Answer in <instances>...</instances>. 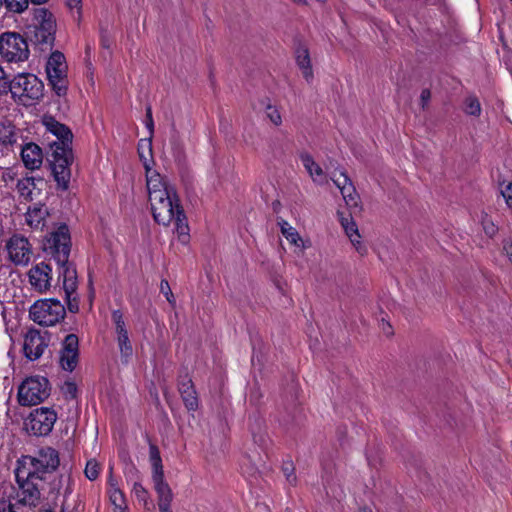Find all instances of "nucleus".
<instances>
[{
    "instance_id": "f257e3e1",
    "label": "nucleus",
    "mask_w": 512,
    "mask_h": 512,
    "mask_svg": "<svg viewBox=\"0 0 512 512\" xmlns=\"http://www.w3.org/2000/svg\"><path fill=\"white\" fill-rule=\"evenodd\" d=\"M43 249L58 266V280H62L68 310L71 313H77L79 311L77 271L74 264L69 262L71 237L68 226L60 225L51 232L43 243Z\"/></svg>"
},
{
    "instance_id": "f03ea898",
    "label": "nucleus",
    "mask_w": 512,
    "mask_h": 512,
    "mask_svg": "<svg viewBox=\"0 0 512 512\" xmlns=\"http://www.w3.org/2000/svg\"><path fill=\"white\" fill-rule=\"evenodd\" d=\"M42 123L46 132L56 137L55 141L49 143L50 153L47 161L57 189L66 191L69 189L71 165L74 161L73 133L68 126L52 116H44Z\"/></svg>"
},
{
    "instance_id": "7ed1b4c3",
    "label": "nucleus",
    "mask_w": 512,
    "mask_h": 512,
    "mask_svg": "<svg viewBox=\"0 0 512 512\" xmlns=\"http://www.w3.org/2000/svg\"><path fill=\"white\" fill-rule=\"evenodd\" d=\"M34 23L26 27L25 36L41 52L51 51L55 43L56 19L46 8H37L33 13Z\"/></svg>"
},
{
    "instance_id": "20e7f679",
    "label": "nucleus",
    "mask_w": 512,
    "mask_h": 512,
    "mask_svg": "<svg viewBox=\"0 0 512 512\" xmlns=\"http://www.w3.org/2000/svg\"><path fill=\"white\" fill-rule=\"evenodd\" d=\"M18 485V502L30 507H36L41 500V491L44 489L45 477L38 475L24 465L16 463L14 470Z\"/></svg>"
},
{
    "instance_id": "39448f33",
    "label": "nucleus",
    "mask_w": 512,
    "mask_h": 512,
    "mask_svg": "<svg viewBox=\"0 0 512 512\" xmlns=\"http://www.w3.org/2000/svg\"><path fill=\"white\" fill-rule=\"evenodd\" d=\"M12 97L24 106H30L44 95V84L34 74L21 73L9 82Z\"/></svg>"
},
{
    "instance_id": "423d86ee",
    "label": "nucleus",
    "mask_w": 512,
    "mask_h": 512,
    "mask_svg": "<svg viewBox=\"0 0 512 512\" xmlns=\"http://www.w3.org/2000/svg\"><path fill=\"white\" fill-rule=\"evenodd\" d=\"M149 456L152 465V481L157 493L159 512H173L171 510L173 492L165 481L162 459L156 445L150 444Z\"/></svg>"
},
{
    "instance_id": "0eeeda50",
    "label": "nucleus",
    "mask_w": 512,
    "mask_h": 512,
    "mask_svg": "<svg viewBox=\"0 0 512 512\" xmlns=\"http://www.w3.org/2000/svg\"><path fill=\"white\" fill-rule=\"evenodd\" d=\"M50 392V383L46 377L30 376L18 386L17 400L21 406H34L44 402Z\"/></svg>"
},
{
    "instance_id": "6e6552de",
    "label": "nucleus",
    "mask_w": 512,
    "mask_h": 512,
    "mask_svg": "<svg viewBox=\"0 0 512 512\" xmlns=\"http://www.w3.org/2000/svg\"><path fill=\"white\" fill-rule=\"evenodd\" d=\"M154 220L161 225H169L177 210H183L176 189H170L162 194H154L149 198Z\"/></svg>"
},
{
    "instance_id": "1a4fd4ad",
    "label": "nucleus",
    "mask_w": 512,
    "mask_h": 512,
    "mask_svg": "<svg viewBox=\"0 0 512 512\" xmlns=\"http://www.w3.org/2000/svg\"><path fill=\"white\" fill-rule=\"evenodd\" d=\"M65 307L57 299L36 301L29 309L30 318L41 326H54L65 317Z\"/></svg>"
},
{
    "instance_id": "9d476101",
    "label": "nucleus",
    "mask_w": 512,
    "mask_h": 512,
    "mask_svg": "<svg viewBox=\"0 0 512 512\" xmlns=\"http://www.w3.org/2000/svg\"><path fill=\"white\" fill-rule=\"evenodd\" d=\"M21 466L24 465L32 472L44 476L54 472L60 464L59 453L52 447H43L38 450L35 456L25 455L17 460Z\"/></svg>"
},
{
    "instance_id": "9b49d317",
    "label": "nucleus",
    "mask_w": 512,
    "mask_h": 512,
    "mask_svg": "<svg viewBox=\"0 0 512 512\" xmlns=\"http://www.w3.org/2000/svg\"><path fill=\"white\" fill-rule=\"evenodd\" d=\"M0 55L10 63L28 60L30 51L26 37L16 32H5L0 35Z\"/></svg>"
},
{
    "instance_id": "f8f14e48",
    "label": "nucleus",
    "mask_w": 512,
    "mask_h": 512,
    "mask_svg": "<svg viewBox=\"0 0 512 512\" xmlns=\"http://www.w3.org/2000/svg\"><path fill=\"white\" fill-rule=\"evenodd\" d=\"M46 74L49 85L58 96H65L68 90L67 64L60 51H54L46 63Z\"/></svg>"
},
{
    "instance_id": "ddd939ff",
    "label": "nucleus",
    "mask_w": 512,
    "mask_h": 512,
    "mask_svg": "<svg viewBox=\"0 0 512 512\" xmlns=\"http://www.w3.org/2000/svg\"><path fill=\"white\" fill-rule=\"evenodd\" d=\"M57 420V413L48 407H40L30 412L25 421L27 432L34 436H47Z\"/></svg>"
},
{
    "instance_id": "4468645a",
    "label": "nucleus",
    "mask_w": 512,
    "mask_h": 512,
    "mask_svg": "<svg viewBox=\"0 0 512 512\" xmlns=\"http://www.w3.org/2000/svg\"><path fill=\"white\" fill-rule=\"evenodd\" d=\"M9 260L15 265L26 266L31 261L33 252L28 239L14 234L6 243Z\"/></svg>"
},
{
    "instance_id": "2eb2a0df",
    "label": "nucleus",
    "mask_w": 512,
    "mask_h": 512,
    "mask_svg": "<svg viewBox=\"0 0 512 512\" xmlns=\"http://www.w3.org/2000/svg\"><path fill=\"white\" fill-rule=\"evenodd\" d=\"M79 361V338L75 334H68L61 343L59 351V365L67 372H72Z\"/></svg>"
},
{
    "instance_id": "dca6fc26",
    "label": "nucleus",
    "mask_w": 512,
    "mask_h": 512,
    "mask_svg": "<svg viewBox=\"0 0 512 512\" xmlns=\"http://www.w3.org/2000/svg\"><path fill=\"white\" fill-rule=\"evenodd\" d=\"M48 342L49 340L43 336L39 330L34 328L29 329L24 337V356L30 361L39 359L48 347Z\"/></svg>"
},
{
    "instance_id": "f3484780",
    "label": "nucleus",
    "mask_w": 512,
    "mask_h": 512,
    "mask_svg": "<svg viewBox=\"0 0 512 512\" xmlns=\"http://www.w3.org/2000/svg\"><path fill=\"white\" fill-rule=\"evenodd\" d=\"M28 279L35 291L44 293L51 287L52 268L45 262L37 263L29 270Z\"/></svg>"
},
{
    "instance_id": "a211bd4d",
    "label": "nucleus",
    "mask_w": 512,
    "mask_h": 512,
    "mask_svg": "<svg viewBox=\"0 0 512 512\" xmlns=\"http://www.w3.org/2000/svg\"><path fill=\"white\" fill-rule=\"evenodd\" d=\"M330 179L340 190L345 203L349 207H357L359 196L347 173L344 170H340L337 174V170H335L331 173Z\"/></svg>"
},
{
    "instance_id": "6ab92c4d",
    "label": "nucleus",
    "mask_w": 512,
    "mask_h": 512,
    "mask_svg": "<svg viewBox=\"0 0 512 512\" xmlns=\"http://www.w3.org/2000/svg\"><path fill=\"white\" fill-rule=\"evenodd\" d=\"M20 158L26 169L30 171L39 170L43 165V150L35 142H25L21 145Z\"/></svg>"
},
{
    "instance_id": "aec40b11",
    "label": "nucleus",
    "mask_w": 512,
    "mask_h": 512,
    "mask_svg": "<svg viewBox=\"0 0 512 512\" xmlns=\"http://www.w3.org/2000/svg\"><path fill=\"white\" fill-rule=\"evenodd\" d=\"M145 170L146 185L149 198L153 197L154 194H162L170 189H175L172 184H170L164 177H162L156 170H153L150 166L145 165Z\"/></svg>"
},
{
    "instance_id": "412c9836",
    "label": "nucleus",
    "mask_w": 512,
    "mask_h": 512,
    "mask_svg": "<svg viewBox=\"0 0 512 512\" xmlns=\"http://www.w3.org/2000/svg\"><path fill=\"white\" fill-rule=\"evenodd\" d=\"M20 136V129L12 121L8 119L0 120V145L3 148L12 150Z\"/></svg>"
},
{
    "instance_id": "4be33fe9",
    "label": "nucleus",
    "mask_w": 512,
    "mask_h": 512,
    "mask_svg": "<svg viewBox=\"0 0 512 512\" xmlns=\"http://www.w3.org/2000/svg\"><path fill=\"white\" fill-rule=\"evenodd\" d=\"M338 216L346 235L349 237L357 252L361 256L365 255L367 253V248L360 241L361 236L355 221L352 219V217H346L340 212H338Z\"/></svg>"
},
{
    "instance_id": "5701e85b",
    "label": "nucleus",
    "mask_w": 512,
    "mask_h": 512,
    "mask_svg": "<svg viewBox=\"0 0 512 512\" xmlns=\"http://www.w3.org/2000/svg\"><path fill=\"white\" fill-rule=\"evenodd\" d=\"M49 215L45 204L35 203L29 206L25 214L26 223L33 229H42Z\"/></svg>"
},
{
    "instance_id": "b1692460",
    "label": "nucleus",
    "mask_w": 512,
    "mask_h": 512,
    "mask_svg": "<svg viewBox=\"0 0 512 512\" xmlns=\"http://www.w3.org/2000/svg\"><path fill=\"white\" fill-rule=\"evenodd\" d=\"M300 160L313 181L319 185L327 183L323 169L316 163L309 153H301Z\"/></svg>"
},
{
    "instance_id": "393cba45",
    "label": "nucleus",
    "mask_w": 512,
    "mask_h": 512,
    "mask_svg": "<svg viewBox=\"0 0 512 512\" xmlns=\"http://www.w3.org/2000/svg\"><path fill=\"white\" fill-rule=\"evenodd\" d=\"M295 60L305 80L311 82L313 79V70L308 48L305 46L297 47L295 50Z\"/></svg>"
},
{
    "instance_id": "a878e982",
    "label": "nucleus",
    "mask_w": 512,
    "mask_h": 512,
    "mask_svg": "<svg viewBox=\"0 0 512 512\" xmlns=\"http://www.w3.org/2000/svg\"><path fill=\"white\" fill-rule=\"evenodd\" d=\"M179 392L184 402L185 407L189 411H196L198 409L197 393L193 387L192 381L187 380L179 384Z\"/></svg>"
},
{
    "instance_id": "bb28decb",
    "label": "nucleus",
    "mask_w": 512,
    "mask_h": 512,
    "mask_svg": "<svg viewBox=\"0 0 512 512\" xmlns=\"http://www.w3.org/2000/svg\"><path fill=\"white\" fill-rule=\"evenodd\" d=\"M173 220L175 221V232L178 235L179 241L182 244H187L189 242L190 235L187 217L184 210H177V214Z\"/></svg>"
},
{
    "instance_id": "cd10ccee",
    "label": "nucleus",
    "mask_w": 512,
    "mask_h": 512,
    "mask_svg": "<svg viewBox=\"0 0 512 512\" xmlns=\"http://www.w3.org/2000/svg\"><path fill=\"white\" fill-rule=\"evenodd\" d=\"M35 187V177L33 176H26L21 179H18L16 183V189L20 197L29 201L33 199L32 193Z\"/></svg>"
},
{
    "instance_id": "c85d7f7f",
    "label": "nucleus",
    "mask_w": 512,
    "mask_h": 512,
    "mask_svg": "<svg viewBox=\"0 0 512 512\" xmlns=\"http://www.w3.org/2000/svg\"><path fill=\"white\" fill-rule=\"evenodd\" d=\"M278 224L287 241L297 247L302 245V239L294 227H292L286 220H281Z\"/></svg>"
},
{
    "instance_id": "c756f323",
    "label": "nucleus",
    "mask_w": 512,
    "mask_h": 512,
    "mask_svg": "<svg viewBox=\"0 0 512 512\" xmlns=\"http://www.w3.org/2000/svg\"><path fill=\"white\" fill-rule=\"evenodd\" d=\"M118 347L120 351L121 360L127 364L133 355V348L129 336L122 335L117 337Z\"/></svg>"
},
{
    "instance_id": "7c9ffc66",
    "label": "nucleus",
    "mask_w": 512,
    "mask_h": 512,
    "mask_svg": "<svg viewBox=\"0 0 512 512\" xmlns=\"http://www.w3.org/2000/svg\"><path fill=\"white\" fill-rule=\"evenodd\" d=\"M482 111L479 99L475 95H469L464 100V112L467 115L478 117Z\"/></svg>"
},
{
    "instance_id": "2f4dec72",
    "label": "nucleus",
    "mask_w": 512,
    "mask_h": 512,
    "mask_svg": "<svg viewBox=\"0 0 512 512\" xmlns=\"http://www.w3.org/2000/svg\"><path fill=\"white\" fill-rule=\"evenodd\" d=\"M110 501L113 505V511L127 512V505L124 493L121 490H115L109 494Z\"/></svg>"
},
{
    "instance_id": "473e14b6",
    "label": "nucleus",
    "mask_w": 512,
    "mask_h": 512,
    "mask_svg": "<svg viewBox=\"0 0 512 512\" xmlns=\"http://www.w3.org/2000/svg\"><path fill=\"white\" fill-rule=\"evenodd\" d=\"M6 10L10 13L21 14L29 5L30 0H3Z\"/></svg>"
},
{
    "instance_id": "72a5a7b5",
    "label": "nucleus",
    "mask_w": 512,
    "mask_h": 512,
    "mask_svg": "<svg viewBox=\"0 0 512 512\" xmlns=\"http://www.w3.org/2000/svg\"><path fill=\"white\" fill-rule=\"evenodd\" d=\"M112 320L115 324V331L118 336L127 335L128 330L123 318V313L120 310H114L112 312Z\"/></svg>"
},
{
    "instance_id": "f704fd0d",
    "label": "nucleus",
    "mask_w": 512,
    "mask_h": 512,
    "mask_svg": "<svg viewBox=\"0 0 512 512\" xmlns=\"http://www.w3.org/2000/svg\"><path fill=\"white\" fill-rule=\"evenodd\" d=\"M170 144L175 161L178 163L183 162L185 158L183 143L178 139V137L173 136L170 140Z\"/></svg>"
},
{
    "instance_id": "c9c22d12",
    "label": "nucleus",
    "mask_w": 512,
    "mask_h": 512,
    "mask_svg": "<svg viewBox=\"0 0 512 512\" xmlns=\"http://www.w3.org/2000/svg\"><path fill=\"white\" fill-rule=\"evenodd\" d=\"M145 126L148 129V131H149V139H148V142H147V150H148V155L151 157L152 156L151 138H152L153 133H154V121H153L152 110H151L150 106L146 107Z\"/></svg>"
},
{
    "instance_id": "e433bc0d",
    "label": "nucleus",
    "mask_w": 512,
    "mask_h": 512,
    "mask_svg": "<svg viewBox=\"0 0 512 512\" xmlns=\"http://www.w3.org/2000/svg\"><path fill=\"white\" fill-rule=\"evenodd\" d=\"M100 473V466L95 459H90L87 461L84 474L90 480L94 481L98 478Z\"/></svg>"
},
{
    "instance_id": "4c0bfd02",
    "label": "nucleus",
    "mask_w": 512,
    "mask_h": 512,
    "mask_svg": "<svg viewBox=\"0 0 512 512\" xmlns=\"http://www.w3.org/2000/svg\"><path fill=\"white\" fill-rule=\"evenodd\" d=\"M132 493L139 502L143 503L144 506H147L149 493L139 481L134 482Z\"/></svg>"
},
{
    "instance_id": "58836bf2",
    "label": "nucleus",
    "mask_w": 512,
    "mask_h": 512,
    "mask_svg": "<svg viewBox=\"0 0 512 512\" xmlns=\"http://www.w3.org/2000/svg\"><path fill=\"white\" fill-rule=\"evenodd\" d=\"M61 392L65 399L72 400L77 397L78 388L75 382L73 381H65L61 386Z\"/></svg>"
},
{
    "instance_id": "ea45409f",
    "label": "nucleus",
    "mask_w": 512,
    "mask_h": 512,
    "mask_svg": "<svg viewBox=\"0 0 512 512\" xmlns=\"http://www.w3.org/2000/svg\"><path fill=\"white\" fill-rule=\"evenodd\" d=\"M482 226L485 234L490 238L493 237L498 231V227L493 223V221L490 218H488L487 215H485L482 218Z\"/></svg>"
},
{
    "instance_id": "a19ab883",
    "label": "nucleus",
    "mask_w": 512,
    "mask_h": 512,
    "mask_svg": "<svg viewBox=\"0 0 512 512\" xmlns=\"http://www.w3.org/2000/svg\"><path fill=\"white\" fill-rule=\"evenodd\" d=\"M282 471L286 477V480L294 485L296 483V475L294 473V466L292 462H285L282 466Z\"/></svg>"
},
{
    "instance_id": "79ce46f5",
    "label": "nucleus",
    "mask_w": 512,
    "mask_h": 512,
    "mask_svg": "<svg viewBox=\"0 0 512 512\" xmlns=\"http://www.w3.org/2000/svg\"><path fill=\"white\" fill-rule=\"evenodd\" d=\"M18 173L13 167L6 168L2 173V180L6 184V186H9L10 184L14 183V181L17 179Z\"/></svg>"
},
{
    "instance_id": "37998d69",
    "label": "nucleus",
    "mask_w": 512,
    "mask_h": 512,
    "mask_svg": "<svg viewBox=\"0 0 512 512\" xmlns=\"http://www.w3.org/2000/svg\"><path fill=\"white\" fill-rule=\"evenodd\" d=\"M267 117L276 126H279L282 123V117L278 109L272 105L267 106Z\"/></svg>"
},
{
    "instance_id": "c03bdc74",
    "label": "nucleus",
    "mask_w": 512,
    "mask_h": 512,
    "mask_svg": "<svg viewBox=\"0 0 512 512\" xmlns=\"http://www.w3.org/2000/svg\"><path fill=\"white\" fill-rule=\"evenodd\" d=\"M160 291L161 293L164 294V296L166 297L167 301L169 303H173L174 302V296H173V293L171 291V288H170V285L168 283L167 280H162L161 283H160Z\"/></svg>"
},
{
    "instance_id": "a18cd8bd",
    "label": "nucleus",
    "mask_w": 512,
    "mask_h": 512,
    "mask_svg": "<svg viewBox=\"0 0 512 512\" xmlns=\"http://www.w3.org/2000/svg\"><path fill=\"white\" fill-rule=\"evenodd\" d=\"M10 81L11 80H9L4 70L0 66V95L8 93Z\"/></svg>"
},
{
    "instance_id": "49530a36",
    "label": "nucleus",
    "mask_w": 512,
    "mask_h": 512,
    "mask_svg": "<svg viewBox=\"0 0 512 512\" xmlns=\"http://www.w3.org/2000/svg\"><path fill=\"white\" fill-rule=\"evenodd\" d=\"M501 195L505 199L506 204L512 207V182L505 184L504 188L501 190Z\"/></svg>"
},
{
    "instance_id": "de8ad7c7",
    "label": "nucleus",
    "mask_w": 512,
    "mask_h": 512,
    "mask_svg": "<svg viewBox=\"0 0 512 512\" xmlns=\"http://www.w3.org/2000/svg\"><path fill=\"white\" fill-rule=\"evenodd\" d=\"M430 98H431L430 90L429 89H423L421 91V95H420L421 105H422L423 108L426 107V105L430 101Z\"/></svg>"
},
{
    "instance_id": "09e8293b",
    "label": "nucleus",
    "mask_w": 512,
    "mask_h": 512,
    "mask_svg": "<svg viewBox=\"0 0 512 512\" xmlns=\"http://www.w3.org/2000/svg\"><path fill=\"white\" fill-rule=\"evenodd\" d=\"M66 4L71 10L76 9L80 14L82 0H66Z\"/></svg>"
},
{
    "instance_id": "8fccbe9b",
    "label": "nucleus",
    "mask_w": 512,
    "mask_h": 512,
    "mask_svg": "<svg viewBox=\"0 0 512 512\" xmlns=\"http://www.w3.org/2000/svg\"><path fill=\"white\" fill-rule=\"evenodd\" d=\"M503 250L508 257L509 261L512 263V242L506 241L503 244Z\"/></svg>"
},
{
    "instance_id": "3c124183",
    "label": "nucleus",
    "mask_w": 512,
    "mask_h": 512,
    "mask_svg": "<svg viewBox=\"0 0 512 512\" xmlns=\"http://www.w3.org/2000/svg\"><path fill=\"white\" fill-rule=\"evenodd\" d=\"M138 153H139V157H140V159H141V160L143 161V163H144V166H145V165H148V166H149V161H150L151 159H148V158L144 155V150H141V148L139 147V148H138Z\"/></svg>"
},
{
    "instance_id": "603ef678",
    "label": "nucleus",
    "mask_w": 512,
    "mask_h": 512,
    "mask_svg": "<svg viewBox=\"0 0 512 512\" xmlns=\"http://www.w3.org/2000/svg\"><path fill=\"white\" fill-rule=\"evenodd\" d=\"M113 483H118V481L114 478L112 473V467H110L109 476H108V485H112Z\"/></svg>"
},
{
    "instance_id": "864d4df0",
    "label": "nucleus",
    "mask_w": 512,
    "mask_h": 512,
    "mask_svg": "<svg viewBox=\"0 0 512 512\" xmlns=\"http://www.w3.org/2000/svg\"><path fill=\"white\" fill-rule=\"evenodd\" d=\"M115 490H120L119 486H118V483H113L112 485L109 486V494L112 493L113 491Z\"/></svg>"
},
{
    "instance_id": "5fc2aeb1",
    "label": "nucleus",
    "mask_w": 512,
    "mask_h": 512,
    "mask_svg": "<svg viewBox=\"0 0 512 512\" xmlns=\"http://www.w3.org/2000/svg\"><path fill=\"white\" fill-rule=\"evenodd\" d=\"M33 4H38V5H41V4H44L46 2H48L49 0H30Z\"/></svg>"
},
{
    "instance_id": "6e6d98bb",
    "label": "nucleus",
    "mask_w": 512,
    "mask_h": 512,
    "mask_svg": "<svg viewBox=\"0 0 512 512\" xmlns=\"http://www.w3.org/2000/svg\"><path fill=\"white\" fill-rule=\"evenodd\" d=\"M294 3L296 4H305L306 3V0H292Z\"/></svg>"
},
{
    "instance_id": "4d7b16f0",
    "label": "nucleus",
    "mask_w": 512,
    "mask_h": 512,
    "mask_svg": "<svg viewBox=\"0 0 512 512\" xmlns=\"http://www.w3.org/2000/svg\"><path fill=\"white\" fill-rule=\"evenodd\" d=\"M256 469L255 467H251L249 468V470L247 471L250 475H253L255 473Z\"/></svg>"
},
{
    "instance_id": "13d9d810",
    "label": "nucleus",
    "mask_w": 512,
    "mask_h": 512,
    "mask_svg": "<svg viewBox=\"0 0 512 512\" xmlns=\"http://www.w3.org/2000/svg\"><path fill=\"white\" fill-rule=\"evenodd\" d=\"M4 5V1L0 0V8Z\"/></svg>"
}]
</instances>
